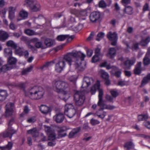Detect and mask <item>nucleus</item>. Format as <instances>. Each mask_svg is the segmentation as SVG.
<instances>
[{"label": "nucleus", "instance_id": "nucleus-14", "mask_svg": "<svg viewBox=\"0 0 150 150\" xmlns=\"http://www.w3.org/2000/svg\"><path fill=\"white\" fill-rule=\"evenodd\" d=\"M100 16L99 12H93L91 13L89 16L90 20L93 23L95 22L100 18Z\"/></svg>", "mask_w": 150, "mask_h": 150}, {"label": "nucleus", "instance_id": "nucleus-16", "mask_svg": "<svg viewBox=\"0 0 150 150\" xmlns=\"http://www.w3.org/2000/svg\"><path fill=\"white\" fill-rule=\"evenodd\" d=\"M101 48L98 47H97L95 50V55L93 57L92 59V62L95 63L98 61L99 60L98 56L100 55Z\"/></svg>", "mask_w": 150, "mask_h": 150}, {"label": "nucleus", "instance_id": "nucleus-44", "mask_svg": "<svg viewBox=\"0 0 150 150\" xmlns=\"http://www.w3.org/2000/svg\"><path fill=\"white\" fill-rule=\"evenodd\" d=\"M6 45L7 46L11 47L14 49H16L17 47L16 44L12 40L8 41L7 42Z\"/></svg>", "mask_w": 150, "mask_h": 150}, {"label": "nucleus", "instance_id": "nucleus-57", "mask_svg": "<svg viewBox=\"0 0 150 150\" xmlns=\"http://www.w3.org/2000/svg\"><path fill=\"white\" fill-rule=\"evenodd\" d=\"M36 19L38 21H39L40 19L42 20V21H45V19L44 18L43 16L41 15H40L38 16V17L36 18Z\"/></svg>", "mask_w": 150, "mask_h": 150}, {"label": "nucleus", "instance_id": "nucleus-10", "mask_svg": "<svg viewBox=\"0 0 150 150\" xmlns=\"http://www.w3.org/2000/svg\"><path fill=\"white\" fill-rule=\"evenodd\" d=\"M16 133V131L12 127H8V129L1 135L4 138L9 137L11 139L13 135Z\"/></svg>", "mask_w": 150, "mask_h": 150}, {"label": "nucleus", "instance_id": "nucleus-19", "mask_svg": "<svg viewBox=\"0 0 150 150\" xmlns=\"http://www.w3.org/2000/svg\"><path fill=\"white\" fill-rule=\"evenodd\" d=\"M81 128L80 127H76L74 129L69 133V137L70 138H74L76 136L77 133L80 131Z\"/></svg>", "mask_w": 150, "mask_h": 150}, {"label": "nucleus", "instance_id": "nucleus-40", "mask_svg": "<svg viewBox=\"0 0 150 150\" xmlns=\"http://www.w3.org/2000/svg\"><path fill=\"white\" fill-rule=\"evenodd\" d=\"M4 55L6 57H11L12 51L11 49L9 48H6L4 50Z\"/></svg>", "mask_w": 150, "mask_h": 150}, {"label": "nucleus", "instance_id": "nucleus-58", "mask_svg": "<svg viewBox=\"0 0 150 150\" xmlns=\"http://www.w3.org/2000/svg\"><path fill=\"white\" fill-rule=\"evenodd\" d=\"M35 46L37 48H41L42 47V43L40 42H37L35 43Z\"/></svg>", "mask_w": 150, "mask_h": 150}, {"label": "nucleus", "instance_id": "nucleus-8", "mask_svg": "<svg viewBox=\"0 0 150 150\" xmlns=\"http://www.w3.org/2000/svg\"><path fill=\"white\" fill-rule=\"evenodd\" d=\"M71 55L72 57H73L74 60L75 61V59L78 60L77 61V63L80 62V69H81L82 67L81 65V61L80 59H81V61H83L84 59V58L85 57V55L83 53L80 52H78L76 51H73L69 53Z\"/></svg>", "mask_w": 150, "mask_h": 150}, {"label": "nucleus", "instance_id": "nucleus-35", "mask_svg": "<svg viewBox=\"0 0 150 150\" xmlns=\"http://www.w3.org/2000/svg\"><path fill=\"white\" fill-rule=\"evenodd\" d=\"M149 80H150V73L148 74L146 77L144 78L142 82L141 86H144Z\"/></svg>", "mask_w": 150, "mask_h": 150}, {"label": "nucleus", "instance_id": "nucleus-9", "mask_svg": "<svg viewBox=\"0 0 150 150\" xmlns=\"http://www.w3.org/2000/svg\"><path fill=\"white\" fill-rule=\"evenodd\" d=\"M65 66V62L61 58L55 64V70L57 72L60 73L64 69Z\"/></svg>", "mask_w": 150, "mask_h": 150}, {"label": "nucleus", "instance_id": "nucleus-33", "mask_svg": "<svg viewBox=\"0 0 150 150\" xmlns=\"http://www.w3.org/2000/svg\"><path fill=\"white\" fill-rule=\"evenodd\" d=\"M150 42V37H148L145 39H142L140 42V44L142 46H146Z\"/></svg>", "mask_w": 150, "mask_h": 150}, {"label": "nucleus", "instance_id": "nucleus-36", "mask_svg": "<svg viewBox=\"0 0 150 150\" xmlns=\"http://www.w3.org/2000/svg\"><path fill=\"white\" fill-rule=\"evenodd\" d=\"M17 61V60L16 58L12 57H9L8 59V64L11 66L15 64Z\"/></svg>", "mask_w": 150, "mask_h": 150}, {"label": "nucleus", "instance_id": "nucleus-63", "mask_svg": "<svg viewBox=\"0 0 150 150\" xmlns=\"http://www.w3.org/2000/svg\"><path fill=\"white\" fill-rule=\"evenodd\" d=\"M87 55L90 57L92 55L93 53V51L92 50H88L86 51Z\"/></svg>", "mask_w": 150, "mask_h": 150}, {"label": "nucleus", "instance_id": "nucleus-3", "mask_svg": "<svg viewBox=\"0 0 150 150\" xmlns=\"http://www.w3.org/2000/svg\"><path fill=\"white\" fill-rule=\"evenodd\" d=\"M100 82L99 81H97L96 83L91 87L90 92L92 94H94L97 90H98L99 92V100L98 103V106H99L100 109L103 110L104 109H107V105L104 104L103 101V90L102 89L100 88Z\"/></svg>", "mask_w": 150, "mask_h": 150}, {"label": "nucleus", "instance_id": "nucleus-22", "mask_svg": "<svg viewBox=\"0 0 150 150\" xmlns=\"http://www.w3.org/2000/svg\"><path fill=\"white\" fill-rule=\"evenodd\" d=\"M107 37L110 40H116L117 39V35L115 32H109L107 35Z\"/></svg>", "mask_w": 150, "mask_h": 150}, {"label": "nucleus", "instance_id": "nucleus-29", "mask_svg": "<svg viewBox=\"0 0 150 150\" xmlns=\"http://www.w3.org/2000/svg\"><path fill=\"white\" fill-rule=\"evenodd\" d=\"M45 44L47 47H50L52 46L54 43V40L49 38L45 39Z\"/></svg>", "mask_w": 150, "mask_h": 150}, {"label": "nucleus", "instance_id": "nucleus-52", "mask_svg": "<svg viewBox=\"0 0 150 150\" xmlns=\"http://www.w3.org/2000/svg\"><path fill=\"white\" fill-rule=\"evenodd\" d=\"M107 4L103 0H101L99 3V6L100 8H105Z\"/></svg>", "mask_w": 150, "mask_h": 150}, {"label": "nucleus", "instance_id": "nucleus-17", "mask_svg": "<svg viewBox=\"0 0 150 150\" xmlns=\"http://www.w3.org/2000/svg\"><path fill=\"white\" fill-rule=\"evenodd\" d=\"M64 116L63 114L59 113L57 114L53 117V119L57 123H60L64 120Z\"/></svg>", "mask_w": 150, "mask_h": 150}, {"label": "nucleus", "instance_id": "nucleus-46", "mask_svg": "<svg viewBox=\"0 0 150 150\" xmlns=\"http://www.w3.org/2000/svg\"><path fill=\"white\" fill-rule=\"evenodd\" d=\"M148 117V115L147 114L141 115H138V119L139 121H142L147 119Z\"/></svg>", "mask_w": 150, "mask_h": 150}, {"label": "nucleus", "instance_id": "nucleus-34", "mask_svg": "<svg viewBox=\"0 0 150 150\" xmlns=\"http://www.w3.org/2000/svg\"><path fill=\"white\" fill-rule=\"evenodd\" d=\"M7 96V92L5 90L0 91V101H2L5 99Z\"/></svg>", "mask_w": 150, "mask_h": 150}, {"label": "nucleus", "instance_id": "nucleus-38", "mask_svg": "<svg viewBox=\"0 0 150 150\" xmlns=\"http://www.w3.org/2000/svg\"><path fill=\"white\" fill-rule=\"evenodd\" d=\"M113 69L115 72V75L117 77H120L121 74V70L116 67H113Z\"/></svg>", "mask_w": 150, "mask_h": 150}, {"label": "nucleus", "instance_id": "nucleus-30", "mask_svg": "<svg viewBox=\"0 0 150 150\" xmlns=\"http://www.w3.org/2000/svg\"><path fill=\"white\" fill-rule=\"evenodd\" d=\"M24 33L29 36L37 35L39 34V33L36 32L34 31L29 29H25L24 30Z\"/></svg>", "mask_w": 150, "mask_h": 150}, {"label": "nucleus", "instance_id": "nucleus-55", "mask_svg": "<svg viewBox=\"0 0 150 150\" xmlns=\"http://www.w3.org/2000/svg\"><path fill=\"white\" fill-rule=\"evenodd\" d=\"M36 120V119L35 117H32L27 120V121L29 123L34 122Z\"/></svg>", "mask_w": 150, "mask_h": 150}, {"label": "nucleus", "instance_id": "nucleus-24", "mask_svg": "<svg viewBox=\"0 0 150 150\" xmlns=\"http://www.w3.org/2000/svg\"><path fill=\"white\" fill-rule=\"evenodd\" d=\"M124 9V12L128 15H131L133 13V8L130 6H126Z\"/></svg>", "mask_w": 150, "mask_h": 150}, {"label": "nucleus", "instance_id": "nucleus-64", "mask_svg": "<svg viewBox=\"0 0 150 150\" xmlns=\"http://www.w3.org/2000/svg\"><path fill=\"white\" fill-rule=\"evenodd\" d=\"M145 126L149 129H150V122H144V123Z\"/></svg>", "mask_w": 150, "mask_h": 150}, {"label": "nucleus", "instance_id": "nucleus-25", "mask_svg": "<svg viewBox=\"0 0 150 150\" xmlns=\"http://www.w3.org/2000/svg\"><path fill=\"white\" fill-rule=\"evenodd\" d=\"M95 114L98 118L103 119L105 117L106 115V112L101 109H99L96 112Z\"/></svg>", "mask_w": 150, "mask_h": 150}, {"label": "nucleus", "instance_id": "nucleus-13", "mask_svg": "<svg viewBox=\"0 0 150 150\" xmlns=\"http://www.w3.org/2000/svg\"><path fill=\"white\" fill-rule=\"evenodd\" d=\"M85 18H80L79 21H80V23H79L78 25L76 26H72L71 27L72 30L74 31L77 32L78 31L81 30L83 27V24L84 22H81L82 21H84L85 22Z\"/></svg>", "mask_w": 150, "mask_h": 150}, {"label": "nucleus", "instance_id": "nucleus-28", "mask_svg": "<svg viewBox=\"0 0 150 150\" xmlns=\"http://www.w3.org/2000/svg\"><path fill=\"white\" fill-rule=\"evenodd\" d=\"M116 54V50L114 48H110L107 54V56L110 58H112Z\"/></svg>", "mask_w": 150, "mask_h": 150}, {"label": "nucleus", "instance_id": "nucleus-42", "mask_svg": "<svg viewBox=\"0 0 150 150\" xmlns=\"http://www.w3.org/2000/svg\"><path fill=\"white\" fill-rule=\"evenodd\" d=\"M23 48L19 47L16 48L15 50V53L16 54H18L20 56L23 55Z\"/></svg>", "mask_w": 150, "mask_h": 150}, {"label": "nucleus", "instance_id": "nucleus-11", "mask_svg": "<svg viewBox=\"0 0 150 150\" xmlns=\"http://www.w3.org/2000/svg\"><path fill=\"white\" fill-rule=\"evenodd\" d=\"M14 104L11 103H8L6 106L5 115L8 117L11 115L13 110Z\"/></svg>", "mask_w": 150, "mask_h": 150}, {"label": "nucleus", "instance_id": "nucleus-15", "mask_svg": "<svg viewBox=\"0 0 150 150\" xmlns=\"http://www.w3.org/2000/svg\"><path fill=\"white\" fill-rule=\"evenodd\" d=\"M16 8L12 7H10L8 8V18L12 21L15 18V12Z\"/></svg>", "mask_w": 150, "mask_h": 150}, {"label": "nucleus", "instance_id": "nucleus-61", "mask_svg": "<svg viewBox=\"0 0 150 150\" xmlns=\"http://www.w3.org/2000/svg\"><path fill=\"white\" fill-rule=\"evenodd\" d=\"M29 54V52L27 50H23V55H24V57L25 58H27L28 57Z\"/></svg>", "mask_w": 150, "mask_h": 150}, {"label": "nucleus", "instance_id": "nucleus-54", "mask_svg": "<svg viewBox=\"0 0 150 150\" xmlns=\"http://www.w3.org/2000/svg\"><path fill=\"white\" fill-rule=\"evenodd\" d=\"M121 2L122 4L125 6L126 5L129 4L131 3V0H122Z\"/></svg>", "mask_w": 150, "mask_h": 150}, {"label": "nucleus", "instance_id": "nucleus-37", "mask_svg": "<svg viewBox=\"0 0 150 150\" xmlns=\"http://www.w3.org/2000/svg\"><path fill=\"white\" fill-rule=\"evenodd\" d=\"M99 73L101 75V76L104 79H106L109 78L108 74L104 70L100 69L99 71Z\"/></svg>", "mask_w": 150, "mask_h": 150}, {"label": "nucleus", "instance_id": "nucleus-18", "mask_svg": "<svg viewBox=\"0 0 150 150\" xmlns=\"http://www.w3.org/2000/svg\"><path fill=\"white\" fill-rule=\"evenodd\" d=\"M19 16L21 18H17V21H19L21 20H24L26 19L28 17V12L23 10L21 11L19 13Z\"/></svg>", "mask_w": 150, "mask_h": 150}, {"label": "nucleus", "instance_id": "nucleus-6", "mask_svg": "<svg viewBox=\"0 0 150 150\" xmlns=\"http://www.w3.org/2000/svg\"><path fill=\"white\" fill-rule=\"evenodd\" d=\"M24 5L33 12H36L39 11L40 7L39 4L32 0H25Z\"/></svg>", "mask_w": 150, "mask_h": 150}, {"label": "nucleus", "instance_id": "nucleus-7", "mask_svg": "<svg viewBox=\"0 0 150 150\" xmlns=\"http://www.w3.org/2000/svg\"><path fill=\"white\" fill-rule=\"evenodd\" d=\"M64 113L70 118H72L74 115L76 113V110L72 104H68L65 105Z\"/></svg>", "mask_w": 150, "mask_h": 150}, {"label": "nucleus", "instance_id": "nucleus-23", "mask_svg": "<svg viewBox=\"0 0 150 150\" xmlns=\"http://www.w3.org/2000/svg\"><path fill=\"white\" fill-rule=\"evenodd\" d=\"M40 111L42 113L45 114H47L50 112V108L46 105H42L40 108Z\"/></svg>", "mask_w": 150, "mask_h": 150}, {"label": "nucleus", "instance_id": "nucleus-27", "mask_svg": "<svg viewBox=\"0 0 150 150\" xmlns=\"http://www.w3.org/2000/svg\"><path fill=\"white\" fill-rule=\"evenodd\" d=\"M8 34L4 31L0 30V40L4 41L8 37Z\"/></svg>", "mask_w": 150, "mask_h": 150}, {"label": "nucleus", "instance_id": "nucleus-20", "mask_svg": "<svg viewBox=\"0 0 150 150\" xmlns=\"http://www.w3.org/2000/svg\"><path fill=\"white\" fill-rule=\"evenodd\" d=\"M136 62L135 58H133L131 60H128L125 62V66L124 68L125 69H129L130 67L134 64Z\"/></svg>", "mask_w": 150, "mask_h": 150}, {"label": "nucleus", "instance_id": "nucleus-39", "mask_svg": "<svg viewBox=\"0 0 150 150\" xmlns=\"http://www.w3.org/2000/svg\"><path fill=\"white\" fill-rule=\"evenodd\" d=\"M134 144L131 142H127L125 144L124 146L127 150L130 149H133L134 147Z\"/></svg>", "mask_w": 150, "mask_h": 150}, {"label": "nucleus", "instance_id": "nucleus-4", "mask_svg": "<svg viewBox=\"0 0 150 150\" xmlns=\"http://www.w3.org/2000/svg\"><path fill=\"white\" fill-rule=\"evenodd\" d=\"M61 58L63 60L64 62L66 61L70 67L71 65H73L76 69H77L79 70H82L81 69H80V62L77 63V61H78V60L76 59L75 61L72 58L71 55L69 53L65 55Z\"/></svg>", "mask_w": 150, "mask_h": 150}, {"label": "nucleus", "instance_id": "nucleus-21", "mask_svg": "<svg viewBox=\"0 0 150 150\" xmlns=\"http://www.w3.org/2000/svg\"><path fill=\"white\" fill-rule=\"evenodd\" d=\"M27 133L32 135L33 137H37L39 135V132L36 128H33L27 131Z\"/></svg>", "mask_w": 150, "mask_h": 150}, {"label": "nucleus", "instance_id": "nucleus-47", "mask_svg": "<svg viewBox=\"0 0 150 150\" xmlns=\"http://www.w3.org/2000/svg\"><path fill=\"white\" fill-rule=\"evenodd\" d=\"M52 62H48L45 64L43 66L40 67V69L42 70H44L46 69L48 67L50 66Z\"/></svg>", "mask_w": 150, "mask_h": 150}, {"label": "nucleus", "instance_id": "nucleus-48", "mask_svg": "<svg viewBox=\"0 0 150 150\" xmlns=\"http://www.w3.org/2000/svg\"><path fill=\"white\" fill-rule=\"evenodd\" d=\"M148 53H147L146 56L143 59L144 64L145 65H148L150 62L149 59L146 56L147 55H148Z\"/></svg>", "mask_w": 150, "mask_h": 150}, {"label": "nucleus", "instance_id": "nucleus-26", "mask_svg": "<svg viewBox=\"0 0 150 150\" xmlns=\"http://www.w3.org/2000/svg\"><path fill=\"white\" fill-rule=\"evenodd\" d=\"M13 68V66L10 65L9 64H6L2 66H0V73L1 72H5L6 71Z\"/></svg>", "mask_w": 150, "mask_h": 150}, {"label": "nucleus", "instance_id": "nucleus-59", "mask_svg": "<svg viewBox=\"0 0 150 150\" xmlns=\"http://www.w3.org/2000/svg\"><path fill=\"white\" fill-rule=\"evenodd\" d=\"M18 86L21 88L24 89L25 86V83H24L20 82L18 84Z\"/></svg>", "mask_w": 150, "mask_h": 150}, {"label": "nucleus", "instance_id": "nucleus-56", "mask_svg": "<svg viewBox=\"0 0 150 150\" xmlns=\"http://www.w3.org/2000/svg\"><path fill=\"white\" fill-rule=\"evenodd\" d=\"M132 49L133 50H138V43H136L133 44Z\"/></svg>", "mask_w": 150, "mask_h": 150}, {"label": "nucleus", "instance_id": "nucleus-53", "mask_svg": "<svg viewBox=\"0 0 150 150\" xmlns=\"http://www.w3.org/2000/svg\"><path fill=\"white\" fill-rule=\"evenodd\" d=\"M90 122L92 125H95L98 124L100 123V122L97 120L92 119L90 120Z\"/></svg>", "mask_w": 150, "mask_h": 150}, {"label": "nucleus", "instance_id": "nucleus-43", "mask_svg": "<svg viewBox=\"0 0 150 150\" xmlns=\"http://www.w3.org/2000/svg\"><path fill=\"white\" fill-rule=\"evenodd\" d=\"M64 129L63 127H62L59 129L58 130V132L59 136V137H64L67 135L66 133H64V134H62V133L64 132Z\"/></svg>", "mask_w": 150, "mask_h": 150}, {"label": "nucleus", "instance_id": "nucleus-2", "mask_svg": "<svg viewBox=\"0 0 150 150\" xmlns=\"http://www.w3.org/2000/svg\"><path fill=\"white\" fill-rule=\"evenodd\" d=\"M24 93L26 96L31 99L37 100L42 97L44 92L42 88L34 86L29 87L26 90H24Z\"/></svg>", "mask_w": 150, "mask_h": 150}, {"label": "nucleus", "instance_id": "nucleus-45", "mask_svg": "<svg viewBox=\"0 0 150 150\" xmlns=\"http://www.w3.org/2000/svg\"><path fill=\"white\" fill-rule=\"evenodd\" d=\"M68 37V35H58L57 38V40L59 41H63Z\"/></svg>", "mask_w": 150, "mask_h": 150}, {"label": "nucleus", "instance_id": "nucleus-5", "mask_svg": "<svg viewBox=\"0 0 150 150\" xmlns=\"http://www.w3.org/2000/svg\"><path fill=\"white\" fill-rule=\"evenodd\" d=\"M84 91H76L74 94V100L76 105L81 106L83 104L85 100Z\"/></svg>", "mask_w": 150, "mask_h": 150}, {"label": "nucleus", "instance_id": "nucleus-41", "mask_svg": "<svg viewBox=\"0 0 150 150\" xmlns=\"http://www.w3.org/2000/svg\"><path fill=\"white\" fill-rule=\"evenodd\" d=\"M33 66L32 65L23 70L22 71V74L23 75H25L27 74L29 72L32 70Z\"/></svg>", "mask_w": 150, "mask_h": 150}, {"label": "nucleus", "instance_id": "nucleus-50", "mask_svg": "<svg viewBox=\"0 0 150 150\" xmlns=\"http://www.w3.org/2000/svg\"><path fill=\"white\" fill-rule=\"evenodd\" d=\"M110 93L113 97L115 98L119 95L117 91L115 89H112L110 91Z\"/></svg>", "mask_w": 150, "mask_h": 150}, {"label": "nucleus", "instance_id": "nucleus-62", "mask_svg": "<svg viewBox=\"0 0 150 150\" xmlns=\"http://www.w3.org/2000/svg\"><path fill=\"white\" fill-rule=\"evenodd\" d=\"M28 47L33 52H34L36 50V49L35 48V47H34L32 45L30 44H28Z\"/></svg>", "mask_w": 150, "mask_h": 150}, {"label": "nucleus", "instance_id": "nucleus-12", "mask_svg": "<svg viewBox=\"0 0 150 150\" xmlns=\"http://www.w3.org/2000/svg\"><path fill=\"white\" fill-rule=\"evenodd\" d=\"M93 83V80L92 78L85 77L83 79L81 87L82 88H87Z\"/></svg>", "mask_w": 150, "mask_h": 150}, {"label": "nucleus", "instance_id": "nucleus-60", "mask_svg": "<svg viewBox=\"0 0 150 150\" xmlns=\"http://www.w3.org/2000/svg\"><path fill=\"white\" fill-rule=\"evenodd\" d=\"M10 29L13 30H14L16 29L17 27H16L14 25L12 21H11L9 26Z\"/></svg>", "mask_w": 150, "mask_h": 150}, {"label": "nucleus", "instance_id": "nucleus-32", "mask_svg": "<svg viewBox=\"0 0 150 150\" xmlns=\"http://www.w3.org/2000/svg\"><path fill=\"white\" fill-rule=\"evenodd\" d=\"M12 146V143L9 142L7 145L3 146H0V150H11Z\"/></svg>", "mask_w": 150, "mask_h": 150}, {"label": "nucleus", "instance_id": "nucleus-49", "mask_svg": "<svg viewBox=\"0 0 150 150\" xmlns=\"http://www.w3.org/2000/svg\"><path fill=\"white\" fill-rule=\"evenodd\" d=\"M56 138V135L54 132H52L51 133L49 134L48 137L49 140H54Z\"/></svg>", "mask_w": 150, "mask_h": 150}, {"label": "nucleus", "instance_id": "nucleus-51", "mask_svg": "<svg viewBox=\"0 0 150 150\" xmlns=\"http://www.w3.org/2000/svg\"><path fill=\"white\" fill-rule=\"evenodd\" d=\"M44 127H45V131L47 133L50 134L52 132H54L52 130L51 128L50 127L46 125H44Z\"/></svg>", "mask_w": 150, "mask_h": 150}, {"label": "nucleus", "instance_id": "nucleus-1", "mask_svg": "<svg viewBox=\"0 0 150 150\" xmlns=\"http://www.w3.org/2000/svg\"><path fill=\"white\" fill-rule=\"evenodd\" d=\"M52 86L54 91L61 93L59 95L61 99L66 101L70 97L71 93L68 88V84L66 82L60 79H56L53 81Z\"/></svg>", "mask_w": 150, "mask_h": 150}, {"label": "nucleus", "instance_id": "nucleus-31", "mask_svg": "<svg viewBox=\"0 0 150 150\" xmlns=\"http://www.w3.org/2000/svg\"><path fill=\"white\" fill-rule=\"evenodd\" d=\"M141 62H138L136 65L134 69V73L135 74H140L142 71Z\"/></svg>", "mask_w": 150, "mask_h": 150}]
</instances>
